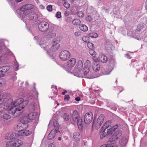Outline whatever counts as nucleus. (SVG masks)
Wrapping results in <instances>:
<instances>
[{
    "label": "nucleus",
    "instance_id": "nucleus-50",
    "mask_svg": "<svg viewBox=\"0 0 147 147\" xmlns=\"http://www.w3.org/2000/svg\"><path fill=\"white\" fill-rule=\"evenodd\" d=\"M69 14V11H65L64 15L66 16H68Z\"/></svg>",
    "mask_w": 147,
    "mask_h": 147
},
{
    "label": "nucleus",
    "instance_id": "nucleus-37",
    "mask_svg": "<svg viewBox=\"0 0 147 147\" xmlns=\"http://www.w3.org/2000/svg\"><path fill=\"white\" fill-rule=\"evenodd\" d=\"M63 118L64 119L65 121H68L70 118L69 117V115L67 113H65L63 115Z\"/></svg>",
    "mask_w": 147,
    "mask_h": 147
},
{
    "label": "nucleus",
    "instance_id": "nucleus-34",
    "mask_svg": "<svg viewBox=\"0 0 147 147\" xmlns=\"http://www.w3.org/2000/svg\"><path fill=\"white\" fill-rule=\"evenodd\" d=\"M89 38L88 36H83L82 38V40L85 42L88 43L89 41Z\"/></svg>",
    "mask_w": 147,
    "mask_h": 147
},
{
    "label": "nucleus",
    "instance_id": "nucleus-33",
    "mask_svg": "<svg viewBox=\"0 0 147 147\" xmlns=\"http://www.w3.org/2000/svg\"><path fill=\"white\" fill-rule=\"evenodd\" d=\"M89 37L92 38H96L97 37L98 35L97 33H92L89 34Z\"/></svg>",
    "mask_w": 147,
    "mask_h": 147
},
{
    "label": "nucleus",
    "instance_id": "nucleus-48",
    "mask_svg": "<svg viewBox=\"0 0 147 147\" xmlns=\"http://www.w3.org/2000/svg\"><path fill=\"white\" fill-rule=\"evenodd\" d=\"M69 96L68 94L65 95L64 97V100H66L67 101H69Z\"/></svg>",
    "mask_w": 147,
    "mask_h": 147
},
{
    "label": "nucleus",
    "instance_id": "nucleus-54",
    "mask_svg": "<svg viewBox=\"0 0 147 147\" xmlns=\"http://www.w3.org/2000/svg\"><path fill=\"white\" fill-rule=\"evenodd\" d=\"M118 127V126L117 125H115L114 126H113L112 128L113 129V130L114 131H115L116 129Z\"/></svg>",
    "mask_w": 147,
    "mask_h": 147
},
{
    "label": "nucleus",
    "instance_id": "nucleus-29",
    "mask_svg": "<svg viewBox=\"0 0 147 147\" xmlns=\"http://www.w3.org/2000/svg\"><path fill=\"white\" fill-rule=\"evenodd\" d=\"M81 23L80 20L78 19H75L72 22L73 24L76 26L79 25Z\"/></svg>",
    "mask_w": 147,
    "mask_h": 147
},
{
    "label": "nucleus",
    "instance_id": "nucleus-5",
    "mask_svg": "<svg viewBox=\"0 0 147 147\" xmlns=\"http://www.w3.org/2000/svg\"><path fill=\"white\" fill-rule=\"evenodd\" d=\"M35 6L31 4H25L20 8V10L23 12V14L24 16L29 15L32 9H33Z\"/></svg>",
    "mask_w": 147,
    "mask_h": 147
},
{
    "label": "nucleus",
    "instance_id": "nucleus-60",
    "mask_svg": "<svg viewBox=\"0 0 147 147\" xmlns=\"http://www.w3.org/2000/svg\"><path fill=\"white\" fill-rule=\"evenodd\" d=\"M23 0H15V1L17 3H19L21 2Z\"/></svg>",
    "mask_w": 147,
    "mask_h": 147
},
{
    "label": "nucleus",
    "instance_id": "nucleus-47",
    "mask_svg": "<svg viewBox=\"0 0 147 147\" xmlns=\"http://www.w3.org/2000/svg\"><path fill=\"white\" fill-rule=\"evenodd\" d=\"M74 35L76 36H81V32H76L74 33Z\"/></svg>",
    "mask_w": 147,
    "mask_h": 147
},
{
    "label": "nucleus",
    "instance_id": "nucleus-43",
    "mask_svg": "<svg viewBox=\"0 0 147 147\" xmlns=\"http://www.w3.org/2000/svg\"><path fill=\"white\" fill-rule=\"evenodd\" d=\"M5 80L4 79H0V87L4 85L5 82Z\"/></svg>",
    "mask_w": 147,
    "mask_h": 147
},
{
    "label": "nucleus",
    "instance_id": "nucleus-38",
    "mask_svg": "<svg viewBox=\"0 0 147 147\" xmlns=\"http://www.w3.org/2000/svg\"><path fill=\"white\" fill-rule=\"evenodd\" d=\"M14 127L15 130L18 132V131H19L18 130V129H21V128H20V123H19L17 125H15L14 126Z\"/></svg>",
    "mask_w": 147,
    "mask_h": 147
},
{
    "label": "nucleus",
    "instance_id": "nucleus-35",
    "mask_svg": "<svg viewBox=\"0 0 147 147\" xmlns=\"http://www.w3.org/2000/svg\"><path fill=\"white\" fill-rule=\"evenodd\" d=\"M87 46L88 47L91 49H92L94 48V45L92 43L89 42L87 43Z\"/></svg>",
    "mask_w": 147,
    "mask_h": 147
},
{
    "label": "nucleus",
    "instance_id": "nucleus-15",
    "mask_svg": "<svg viewBox=\"0 0 147 147\" xmlns=\"http://www.w3.org/2000/svg\"><path fill=\"white\" fill-rule=\"evenodd\" d=\"M39 107V105L38 104H35L33 102L30 105L29 109L30 111H32L37 109Z\"/></svg>",
    "mask_w": 147,
    "mask_h": 147
},
{
    "label": "nucleus",
    "instance_id": "nucleus-19",
    "mask_svg": "<svg viewBox=\"0 0 147 147\" xmlns=\"http://www.w3.org/2000/svg\"><path fill=\"white\" fill-rule=\"evenodd\" d=\"M0 116L6 120L9 119L11 118L10 115L3 111L0 112Z\"/></svg>",
    "mask_w": 147,
    "mask_h": 147
},
{
    "label": "nucleus",
    "instance_id": "nucleus-28",
    "mask_svg": "<svg viewBox=\"0 0 147 147\" xmlns=\"http://www.w3.org/2000/svg\"><path fill=\"white\" fill-rule=\"evenodd\" d=\"M104 119V115L103 114H101L97 119L96 120L97 121L100 122L102 124V123Z\"/></svg>",
    "mask_w": 147,
    "mask_h": 147
},
{
    "label": "nucleus",
    "instance_id": "nucleus-42",
    "mask_svg": "<svg viewBox=\"0 0 147 147\" xmlns=\"http://www.w3.org/2000/svg\"><path fill=\"white\" fill-rule=\"evenodd\" d=\"M77 15L80 17H82L84 16V13L82 11H79L78 12Z\"/></svg>",
    "mask_w": 147,
    "mask_h": 147
},
{
    "label": "nucleus",
    "instance_id": "nucleus-4",
    "mask_svg": "<svg viewBox=\"0 0 147 147\" xmlns=\"http://www.w3.org/2000/svg\"><path fill=\"white\" fill-rule=\"evenodd\" d=\"M40 45L41 47L43 48L45 50L47 51V52L50 51H55L57 50L59 48V44L57 41H54L52 43V46L50 48L49 50L48 49L49 48V46L46 45V43H44L43 44L42 43V42L40 43Z\"/></svg>",
    "mask_w": 147,
    "mask_h": 147
},
{
    "label": "nucleus",
    "instance_id": "nucleus-13",
    "mask_svg": "<svg viewBox=\"0 0 147 147\" xmlns=\"http://www.w3.org/2000/svg\"><path fill=\"white\" fill-rule=\"evenodd\" d=\"M9 69V67L8 66H3L0 68V77L4 76V73L6 72Z\"/></svg>",
    "mask_w": 147,
    "mask_h": 147
},
{
    "label": "nucleus",
    "instance_id": "nucleus-11",
    "mask_svg": "<svg viewBox=\"0 0 147 147\" xmlns=\"http://www.w3.org/2000/svg\"><path fill=\"white\" fill-rule=\"evenodd\" d=\"M76 62V60L75 58H71L67 62V66L69 67H72L75 65Z\"/></svg>",
    "mask_w": 147,
    "mask_h": 147
},
{
    "label": "nucleus",
    "instance_id": "nucleus-32",
    "mask_svg": "<svg viewBox=\"0 0 147 147\" xmlns=\"http://www.w3.org/2000/svg\"><path fill=\"white\" fill-rule=\"evenodd\" d=\"M20 128L21 130L23 129H26L28 127V124L27 123H20Z\"/></svg>",
    "mask_w": 147,
    "mask_h": 147
},
{
    "label": "nucleus",
    "instance_id": "nucleus-2",
    "mask_svg": "<svg viewBox=\"0 0 147 147\" xmlns=\"http://www.w3.org/2000/svg\"><path fill=\"white\" fill-rule=\"evenodd\" d=\"M83 63L81 60L78 61L73 71L74 76L78 77H82L83 75Z\"/></svg>",
    "mask_w": 147,
    "mask_h": 147
},
{
    "label": "nucleus",
    "instance_id": "nucleus-41",
    "mask_svg": "<svg viewBox=\"0 0 147 147\" xmlns=\"http://www.w3.org/2000/svg\"><path fill=\"white\" fill-rule=\"evenodd\" d=\"M113 131H114L112 128H111L110 129H108L107 130V131L106 132H107V135H109L112 134Z\"/></svg>",
    "mask_w": 147,
    "mask_h": 147
},
{
    "label": "nucleus",
    "instance_id": "nucleus-61",
    "mask_svg": "<svg viewBox=\"0 0 147 147\" xmlns=\"http://www.w3.org/2000/svg\"><path fill=\"white\" fill-rule=\"evenodd\" d=\"M3 100L0 98V105L3 102Z\"/></svg>",
    "mask_w": 147,
    "mask_h": 147
},
{
    "label": "nucleus",
    "instance_id": "nucleus-64",
    "mask_svg": "<svg viewBox=\"0 0 147 147\" xmlns=\"http://www.w3.org/2000/svg\"><path fill=\"white\" fill-rule=\"evenodd\" d=\"M127 56V58L129 59H130L131 57H130V56L128 54L126 55Z\"/></svg>",
    "mask_w": 147,
    "mask_h": 147
},
{
    "label": "nucleus",
    "instance_id": "nucleus-16",
    "mask_svg": "<svg viewBox=\"0 0 147 147\" xmlns=\"http://www.w3.org/2000/svg\"><path fill=\"white\" fill-rule=\"evenodd\" d=\"M111 138L109 139L110 142L109 144H105L107 146L106 147H118V146L115 141H111Z\"/></svg>",
    "mask_w": 147,
    "mask_h": 147
},
{
    "label": "nucleus",
    "instance_id": "nucleus-46",
    "mask_svg": "<svg viewBox=\"0 0 147 147\" xmlns=\"http://www.w3.org/2000/svg\"><path fill=\"white\" fill-rule=\"evenodd\" d=\"M56 17L57 18H61V12L60 11L57 12L56 15Z\"/></svg>",
    "mask_w": 147,
    "mask_h": 147
},
{
    "label": "nucleus",
    "instance_id": "nucleus-26",
    "mask_svg": "<svg viewBox=\"0 0 147 147\" xmlns=\"http://www.w3.org/2000/svg\"><path fill=\"white\" fill-rule=\"evenodd\" d=\"M7 147H15V144L13 140L7 142L6 144Z\"/></svg>",
    "mask_w": 147,
    "mask_h": 147
},
{
    "label": "nucleus",
    "instance_id": "nucleus-18",
    "mask_svg": "<svg viewBox=\"0 0 147 147\" xmlns=\"http://www.w3.org/2000/svg\"><path fill=\"white\" fill-rule=\"evenodd\" d=\"M102 124L101 123L95 119L93 121L92 128L97 129L100 127Z\"/></svg>",
    "mask_w": 147,
    "mask_h": 147
},
{
    "label": "nucleus",
    "instance_id": "nucleus-9",
    "mask_svg": "<svg viewBox=\"0 0 147 147\" xmlns=\"http://www.w3.org/2000/svg\"><path fill=\"white\" fill-rule=\"evenodd\" d=\"M93 117V115L91 112L86 113L84 117V121L85 123L89 124L92 121Z\"/></svg>",
    "mask_w": 147,
    "mask_h": 147
},
{
    "label": "nucleus",
    "instance_id": "nucleus-7",
    "mask_svg": "<svg viewBox=\"0 0 147 147\" xmlns=\"http://www.w3.org/2000/svg\"><path fill=\"white\" fill-rule=\"evenodd\" d=\"M70 52L66 50L62 51L60 53L59 57L60 59L63 61H65L68 59L70 57Z\"/></svg>",
    "mask_w": 147,
    "mask_h": 147
},
{
    "label": "nucleus",
    "instance_id": "nucleus-12",
    "mask_svg": "<svg viewBox=\"0 0 147 147\" xmlns=\"http://www.w3.org/2000/svg\"><path fill=\"white\" fill-rule=\"evenodd\" d=\"M17 134L15 133H9L6 134L5 138L7 139H12L13 140L16 139Z\"/></svg>",
    "mask_w": 147,
    "mask_h": 147
},
{
    "label": "nucleus",
    "instance_id": "nucleus-22",
    "mask_svg": "<svg viewBox=\"0 0 147 147\" xmlns=\"http://www.w3.org/2000/svg\"><path fill=\"white\" fill-rule=\"evenodd\" d=\"M127 141L126 138H123L120 140L119 143L121 146H124L127 144Z\"/></svg>",
    "mask_w": 147,
    "mask_h": 147
},
{
    "label": "nucleus",
    "instance_id": "nucleus-53",
    "mask_svg": "<svg viewBox=\"0 0 147 147\" xmlns=\"http://www.w3.org/2000/svg\"><path fill=\"white\" fill-rule=\"evenodd\" d=\"M52 88L53 89V90H54V94H56L57 92V88L55 87H53Z\"/></svg>",
    "mask_w": 147,
    "mask_h": 147
},
{
    "label": "nucleus",
    "instance_id": "nucleus-3",
    "mask_svg": "<svg viewBox=\"0 0 147 147\" xmlns=\"http://www.w3.org/2000/svg\"><path fill=\"white\" fill-rule=\"evenodd\" d=\"M71 121H73L74 123H77L79 129H81L82 127L83 121L81 118H80L78 113L76 111H74L71 115L70 118Z\"/></svg>",
    "mask_w": 147,
    "mask_h": 147
},
{
    "label": "nucleus",
    "instance_id": "nucleus-57",
    "mask_svg": "<svg viewBox=\"0 0 147 147\" xmlns=\"http://www.w3.org/2000/svg\"><path fill=\"white\" fill-rule=\"evenodd\" d=\"M75 100L76 101H79L80 100V98L79 97H76L75 98Z\"/></svg>",
    "mask_w": 147,
    "mask_h": 147
},
{
    "label": "nucleus",
    "instance_id": "nucleus-31",
    "mask_svg": "<svg viewBox=\"0 0 147 147\" xmlns=\"http://www.w3.org/2000/svg\"><path fill=\"white\" fill-rule=\"evenodd\" d=\"M110 124L109 121L106 122L101 128H104V130H105L106 129L109 127Z\"/></svg>",
    "mask_w": 147,
    "mask_h": 147
},
{
    "label": "nucleus",
    "instance_id": "nucleus-55",
    "mask_svg": "<svg viewBox=\"0 0 147 147\" xmlns=\"http://www.w3.org/2000/svg\"><path fill=\"white\" fill-rule=\"evenodd\" d=\"M39 7L41 9H43L45 8V6L42 4L40 5Z\"/></svg>",
    "mask_w": 147,
    "mask_h": 147
},
{
    "label": "nucleus",
    "instance_id": "nucleus-51",
    "mask_svg": "<svg viewBox=\"0 0 147 147\" xmlns=\"http://www.w3.org/2000/svg\"><path fill=\"white\" fill-rule=\"evenodd\" d=\"M49 147H55V144L54 143H51L49 144Z\"/></svg>",
    "mask_w": 147,
    "mask_h": 147
},
{
    "label": "nucleus",
    "instance_id": "nucleus-21",
    "mask_svg": "<svg viewBox=\"0 0 147 147\" xmlns=\"http://www.w3.org/2000/svg\"><path fill=\"white\" fill-rule=\"evenodd\" d=\"M16 147H18L21 146L23 144V142L20 140L16 139L13 140Z\"/></svg>",
    "mask_w": 147,
    "mask_h": 147
},
{
    "label": "nucleus",
    "instance_id": "nucleus-56",
    "mask_svg": "<svg viewBox=\"0 0 147 147\" xmlns=\"http://www.w3.org/2000/svg\"><path fill=\"white\" fill-rule=\"evenodd\" d=\"M111 71V70H110L108 72H105L104 74H105V75H108V74H109L110 73Z\"/></svg>",
    "mask_w": 147,
    "mask_h": 147
},
{
    "label": "nucleus",
    "instance_id": "nucleus-63",
    "mask_svg": "<svg viewBox=\"0 0 147 147\" xmlns=\"http://www.w3.org/2000/svg\"><path fill=\"white\" fill-rule=\"evenodd\" d=\"M28 85V83L27 82H25V86L27 87Z\"/></svg>",
    "mask_w": 147,
    "mask_h": 147
},
{
    "label": "nucleus",
    "instance_id": "nucleus-58",
    "mask_svg": "<svg viewBox=\"0 0 147 147\" xmlns=\"http://www.w3.org/2000/svg\"><path fill=\"white\" fill-rule=\"evenodd\" d=\"M137 30H138V29H139V30H140L141 29H142V26H141L140 27V26H137Z\"/></svg>",
    "mask_w": 147,
    "mask_h": 147
},
{
    "label": "nucleus",
    "instance_id": "nucleus-25",
    "mask_svg": "<svg viewBox=\"0 0 147 147\" xmlns=\"http://www.w3.org/2000/svg\"><path fill=\"white\" fill-rule=\"evenodd\" d=\"M105 130H104V128L101 129L100 134V138L101 139H103L107 135V132H105Z\"/></svg>",
    "mask_w": 147,
    "mask_h": 147
},
{
    "label": "nucleus",
    "instance_id": "nucleus-20",
    "mask_svg": "<svg viewBox=\"0 0 147 147\" xmlns=\"http://www.w3.org/2000/svg\"><path fill=\"white\" fill-rule=\"evenodd\" d=\"M73 138L75 140L79 141L81 139L82 137L79 132H76L74 133Z\"/></svg>",
    "mask_w": 147,
    "mask_h": 147
},
{
    "label": "nucleus",
    "instance_id": "nucleus-24",
    "mask_svg": "<svg viewBox=\"0 0 147 147\" xmlns=\"http://www.w3.org/2000/svg\"><path fill=\"white\" fill-rule=\"evenodd\" d=\"M55 131L54 130H52L51 131L50 133L49 134L48 138L49 140L53 139L55 135Z\"/></svg>",
    "mask_w": 147,
    "mask_h": 147
},
{
    "label": "nucleus",
    "instance_id": "nucleus-8",
    "mask_svg": "<svg viewBox=\"0 0 147 147\" xmlns=\"http://www.w3.org/2000/svg\"><path fill=\"white\" fill-rule=\"evenodd\" d=\"M39 30L42 32L46 31L49 28V24L45 22L40 23L38 25Z\"/></svg>",
    "mask_w": 147,
    "mask_h": 147
},
{
    "label": "nucleus",
    "instance_id": "nucleus-62",
    "mask_svg": "<svg viewBox=\"0 0 147 147\" xmlns=\"http://www.w3.org/2000/svg\"><path fill=\"white\" fill-rule=\"evenodd\" d=\"M67 92V91H65L64 92H62V95H64Z\"/></svg>",
    "mask_w": 147,
    "mask_h": 147
},
{
    "label": "nucleus",
    "instance_id": "nucleus-14",
    "mask_svg": "<svg viewBox=\"0 0 147 147\" xmlns=\"http://www.w3.org/2000/svg\"><path fill=\"white\" fill-rule=\"evenodd\" d=\"M99 59L101 62L104 63H106L108 61V58L105 55L103 54L100 55Z\"/></svg>",
    "mask_w": 147,
    "mask_h": 147
},
{
    "label": "nucleus",
    "instance_id": "nucleus-45",
    "mask_svg": "<svg viewBox=\"0 0 147 147\" xmlns=\"http://www.w3.org/2000/svg\"><path fill=\"white\" fill-rule=\"evenodd\" d=\"M47 9L49 11H51L52 10V7L51 5H49L47 6Z\"/></svg>",
    "mask_w": 147,
    "mask_h": 147
},
{
    "label": "nucleus",
    "instance_id": "nucleus-49",
    "mask_svg": "<svg viewBox=\"0 0 147 147\" xmlns=\"http://www.w3.org/2000/svg\"><path fill=\"white\" fill-rule=\"evenodd\" d=\"M34 94L35 95V98H37L38 97V92L36 90L34 91Z\"/></svg>",
    "mask_w": 147,
    "mask_h": 147
},
{
    "label": "nucleus",
    "instance_id": "nucleus-1",
    "mask_svg": "<svg viewBox=\"0 0 147 147\" xmlns=\"http://www.w3.org/2000/svg\"><path fill=\"white\" fill-rule=\"evenodd\" d=\"M28 102V100H24L22 98L18 99L13 102L9 105L7 104L6 109L9 111L10 113L12 114H16V116L20 115L23 111V109Z\"/></svg>",
    "mask_w": 147,
    "mask_h": 147
},
{
    "label": "nucleus",
    "instance_id": "nucleus-30",
    "mask_svg": "<svg viewBox=\"0 0 147 147\" xmlns=\"http://www.w3.org/2000/svg\"><path fill=\"white\" fill-rule=\"evenodd\" d=\"M54 126L55 127L56 132L57 133L58 132V129L59 127V123L56 121L54 123Z\"/></svg>",
    "mask_w": 147,
    "mask_h": 147
},
{
    "label": "nucleus",
    "instance_id": "nucleus-59",
    "mask_svg": "<svg viewBox=\"0 0 147 147\" xmlns=\"http://www.w3.org/2000/svg\"><path fill=\"white\" fill-rule=\"evenodd\" d=\"M145 7L146 9V10H147V0L146 1V3H145Z\"/></svg>",
    "mask_w": 147,
    "mask_h": 147
},
{
    "label": "nucleus",
    "instance_id": "nucleus-17",
    "mask_svg": "<svg viewBox=\"0 0 147 147\" xmlns=\"http://www.w3.org/2000/svg\"><path fill=\"white\" fill-rule=\"evenodd\" d=\"M37 113L34 112L30 113L28 115V118L30 120L35 119L37 117Z\"/></svg>",
    "mask_w": 147,
    "mask_h": 147
},
{
    "label": "nucleus",
    "instance_id": "nucleus-6",
    "mask_svg": "<svg viewBox=\"0 0 147 147\" xmlns=\"http://www.w3.org/2000/svg\"><path fill=\"white\" fill-rule=\"evenodd\" d=\"M92 63L89 60H86L84 64L83 67V75L84 76H88L90 74V70Z\"/></svg>",
    "mask_w": 147,
    "mask_h": 147
},
{
    "label": "nucleus",
    "instance_id": "nucleus-52",
    "mask_svg": "<svg viewBox=\"0 0 147 147\" xmlns=\"http://www.w3.org/2000/svg\"><path fill=\"white\" fill-rule=\"evenodd\" d=\"M92 58L93 60L95 63H97L98 61V59L95 56L93 57Z\"/></svg>",
    "mask_w": 147,
    "mask_h": 147
},
{
    "label": "nucleus",
    "instance_id": "nucleus-44",
    "mask_svg": "<svg viewBox=\"0 0 147 147\" xmlns=\"http://www.w3.org/2000/svg\"><path fill=\"white\" fill-rule=\"evenodd\" d=\"M86 20L90 22L93 20V19L90 16H88L86 17Z\"/></svg>",
    "mask_w": 147,
    "mask_h": 147
},
{
    "label": "nucleus",
    "instance_id": "nucleus-23",
    "mask_svg": "<svg viewBox=\"0 0 147 147\" xmlns=\"http://www.w3.org/2000/svg\"><path fill=\"white\" fill-rule=\"evenodd\" d=\"M93 69L95 71H97L100 69V65L97 63H94L92 65Z\"/></svg>",
    "mask_w": 147,
    "mask_h": 147
},
{
    "label": "nucleus",
    "instance_id": "nucleus-40",
    "mask_svg": "<svg viewBox=\"0 0 147 147\" xmlns=\"http://www.w3.org/2000/svg\"><path fill=\"white\" fill-rule=\"evenodd\" d=\"M14 67H16L15 70L17 71L18 70V68L19 67V65L18 63L16 61H15L14 64Z\"/></svg>",
    "mask_w": 147,
    "mask_h": 147
},
{
    "label": "nucleus",
    "instance_id": "nucleus-27",
    "mask_svg": "<svg viewBox=\"0 0 147 147\" xmlns=\"http://www.w3.org/2000/svg\"><path fill=\"white\" fill-rule=\"evenodd\" d=\"M79 28L82 31L86 32L88 30V28L86 25L82 24L80 25Z\"/></svg>",
    "mask_w": 147,
    "mask_h": 147
},
{
    "label": "nucleus",
    "instance_id": "nucleus-39",
    "mask_svg": "<svg viewBox=\"0 0 147 147\" xmlns=\"http://www.w3.org/2000/svg\"><path fill=\"white\" fill-rule=\"evenodd\" d=\"M63 5L67 9H68L70 7V4L67 1L63 3Z\"/></svg>",
    "mask_w": 147,
    "mask_h": 147
},
{
    "label": "nucleus",
    "instance_id": "nucleus-10",
    "mask_svg": "<svg viewBox=\"0 0 147 147\" xmlns=\"http://www.w3.org/2000/svg\"><path fill=\"white\" fill-rule=\"evenodd\" d=\"M31 134V132L29 130L21 129L18 131V135L20 136H27Z\"/></svg>",
    "mask_w": 147,
    "mask_h": 147
},
{
    "label": "nucleus",
    "instance_id": "nucleus-36",
    "mask_svg": "<svg viewBox=\"0 0 147 147\" xmlns=\"http://www.w3.org/2000/svg\"><path fill=\"white\" fill-rule=\"evenodd\" d=\"M89 53L93 57L96 56V53L93 50L91 49L89 51Z\"/></svg>",
    "mask_w": 147,
    "mask_h": 147
}]
</instances>
